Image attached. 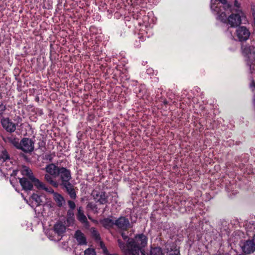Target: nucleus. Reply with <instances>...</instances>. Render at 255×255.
Listing matches in <instances>:
<instances>
[{"label":"nucleus","mask_w":255,"mask_h":255,"mask_svg":"<svg viewBox=\"0 0 255 255\" xmlns=\"http://www.w3.org/2000/svg\"><path fill=\"white\" fill-rule=\"evenodd\" d=\"M228 5L230 7L227 8L225 7L223 5L219 4V2L210 3L211 10L217 20L232 27H239L241 24H246L248 22L247 15L243 10H240L239 12L232 13L227 16L226 12L232 11V5L229 2Z\"/></svg>","instance_id":"nucleus-1"},{"label":"nucleus","mask_w":255,"mask_h":255,"mask_svg":"<svg viewBox=\"0 0 255 255\" xmlns=\"http://www.w3.org/2000/svg\"><path fill=\"white\" fill-rule=\"evenodd\" d=\"M20 172L21 174L26 176V178H18L21 186L23 189L26 191L31 190L32 188L33 184L39 189H43L46 192H51V190H49L45 185L38 179L35 178L31 171V170L26 166H23Z\"/></svg>","instance_id":"nucleus-2"},{"label":"nucleus","mask_w":255,"mask_h":255,"mask_svg":"<svg viewBox=\"0 0 255 255\" xmlns=\"http://www.w3.org/2000/svg\"><path fill=\"white\" fill-rule=\"evenodd\" d=\"M147 243V238L143 234H139L135 236L134 239H128L127 244H125L127 250L134 252V250L137 249V253L140 251L145 252L143 249Z\"/></svg>","instance_id":"nucleus-3"},{"label":"nucleus","mask_w":255,"mask_h":255,"mask_svg":"<svg viewBox=\"0 0 255 255\" xmlns=\"http://www.w3.org/2000/svg\"><path fill=\"white\" fill-rule=\"evenodd\" d=\"M242 53L251 73L255 72V46L249 44L242 46Z\"/></svg>","instance_id":"nucleus-4"},{"label":"nucleus","mask_w":255,"mask_h":255,"mask_svg":"<svg viewBox=\"0 0 255 255\" xmlns=\"http://www.w3.org/2000/svg\"><path fill=\"white\" fill-rule=\"evenodd\" d=\"M66 227L62 223L58 222L55 224L53 229L46 231V234L48 238L52 241H59L61 239V236L64 233Z\"/></svg>","instance_id":"nucleus-5"},{"label":"nucleus","mask_w":255,"mask_h":255,"mask_svg":"<svg viewBox=\"0 0 255 255\" xmlns=\"http://www.w3.org/2000/svg\"><path fill=\"white\" fill-rule=\"evenodd\" d=\"M1 167L3 169L9 170L12 168V163L6 150L0 147V170H2Z\"/></svg>","instance_id":"nucleus-6"},{"label":"nucleus","mask_w":255,"mask_h":255,"mask_svg":"<svg viewBox=\"0 0 255 255\" xmlns=\"http://www.w3.org/2000/svg\"><path fill=\"white\" fill-rule=\"evenodd\" d=\"M251 34V32L249 28L246 26L240 25L236 29L235 36L240 42L247 41L250 38Z\"/></svg>","instance_id":"nucleus-7"},{"label":"nucleus","mask_w":255,"mask_h":255,"mask_svg":"<svg viewBox=\"0 0 255 255\" xmlns=\"http://www.w3.org/2000/svg\"><path fill=\"white\" fill-rule=\"evenodd\" d=\"M34 143L31 139L28 138H23L21 141V144L19 147L21 149L25 152H31L33 150Z\"/></svg>","instance_id":"nucleus-8"},{"label":"nucleus","mask_w":255,"mask_h":255,"mask_svg":"<svg viewBox=\"0 0 255 255\" xmlns=\"http://www.w3.org/2000/svg\"><path fill=\"white\" fill-rule=\"evenodd\" d=\"M1 124L3 128L8 132H13L16 129V126L11 120L8 118H2L1 120Z\"/></svg>","instance_id":"nucleus-9"},{"label":"nucleus","mask_w":255,"mask_h":255,"mask_svg":"<svg viewBox=\"0 0 255 255\" xmlns=\"http://www.w3.org/2000/svg\"><path fill=\"white\" fill-rule=\"evenodd\" d=\"M60 175L62 184L69 182L71 179L70 171L64 167L60 168L58 175Z\"/></svg>","instance_id":"nucleus-10"},{"label":"nucleus","mask_w":255,"mask_h":255,"mask_svg":"<svg viewBox=\"0 0 255 255\" xmlns=\"http://www.w3.org/2000/svg\"><path fill=\"white\" fill-rule=\"evenodd\" d=\"M243 251L247 254L254 252L255 250V244L252 240H248L241 245Z\"/></svg>","instance_id":"nucleus-11"},{"label":"nucleus","mask_w":255,"mask_h":255,"mask_svg":"<svg viewBox=\"0 0 255 255\" xmlns=\"http://www.w3.org/2000/svg\"><path fill=\"white\" fill-rule=\"evenodd\" d=\"M60 168L55 164L51 163L47 165L45 167L46 171L47 173L52 175L53 177H56L58 176V172Z\"/></svg>","instance_id":"nucleus-12"},{"label":"nucleus","mask_w":255,"mask_h":255,"mask_svg":"<svg viewBox=\"0 0 255 255\" xmlns=\"http://www.w3.org/2000/svg\"><path fill=\"white\" fill-rule=\"evenodd\" d=\"M29 205L32 208L38 206L42 204V200L41 197L36 194H33L29 199Z\"/></svg>","instance_id":"nucleus-13"},{"label":"nucleus","mask_w":255,"mask_h":255,"mask_svg":"<svg viewBox=\"0 0 255 255\" xmlns=\"http://www.w3.org/2000/svg\"><path fill=\"white\" fill-rule=\"evenodd\" d=\"M115 225L122 230H126L129 226L128 220L125 217H120L115 223Z\"/></svg>","instance_id":"nucleus-14"},{"label":"nucleus","mask_w":255,"mask_h":255,"mask_svg":"<svg viewBox=\"0 0 255 255\" xmlns=\"http://www.w3.org/2000/svg\"><path fill=\"white\" fill-rule=\"evenodd\" d=\"M61 184L65 189L66 192L69 194L71 198H76V194L75 192L74 186L69 182H66Z\"/></svg>","instance_id":"nucleus-15"},{"label":"nucleus","mask_w":255,"mask_h":255,"mask_svg":"<svg viewBox=\"0 0 255 255\" xmlns=\"http://www.w3.org/2000/svg\"><path fill=\"white\" fill-rule=\"evenodd\" d=\"M118 244L120 248L124 253L125 255H139V253H137V249L134 250V252L127 250L124 243H123L120 240H118Z\"/></svg>","instance_id":"nucleus-16"},{"label":"nucleus","mask_w":255,"mask_h":255,"mask_svg":"<svg viewBox=\"0 0 255 255\" xmlns=\"http://www.w3.org/2000/svg\"><path fill=\"white\" fill-rule=\"evenodd\" d=\"M75 238L79 245H83L86 244V239L84 235L80 231L78 230L75 232Z\"/></svg>","instance_id":"nucleus-17"},{"label":"nucleus","mask_w":255,"mask_h":255,"mask_svg":"<svg viewBox=\"0 0 255 255\" xmlns=\"http://www.w3.org/2000/svg\"><path fill=\"white\" fill-rule=\"evenodd\" d=\"M49 190H51V192H49V193H53V198L54 201L56 202V204L59 206H62L63 203L64 202V200L63 197L59 194L57 193H55L53 192V190L51 188H48Z\"/></svg>","instance_id":"nucleus-18"},{"label":"nucleus","mask_w":255,"mask_h":255,"mask_svg":"<svg viewBox=\"0 0 255 255\" xmlns=\"http://www.w3.org/2000/svg\"><path fill=\"white\" fill-rule=\"evenodd\" d=\"M142 255H163L160 248H151L149 252H142Z\"/></svg>","instance_id":"nucleus-19"},{"label":"nucleus","mask_w":255,"mask_h":255,"mask_svg":"<svg viewBox=\"0 0 255 255\" xmlns=\"http://www.w3.org/2000/svg\"><path fill=\"white\" fill-rule=\"evenodd\" d=\"M77 219L78 220L81 222L82 223L87 225L88 224V221L86 218V217L84 214L83 211L82 210L81 207H79L78 209V213H77Z\"/></svg>","instance_id":"nucleus-20"},{"label":"nucleus","mask_w":255,"mask_h":255,"mask_svg":"<svg viewBox=\"0 0 255 255\" xmlns=\"http://www.w3.org/2000/svg\"><path fill=\"white\" fill-rule=\"evenodd\" d=\"M95 199L101 204H105L107 203V196L105 193L102 192L100 194H97Z\"/></svg>","instance_id":"nucleus-21"},{"label":"nucleus","mask_w":255,"mask_h":255,"mask_svg":"<svg viewBox=\"0 0 255 255\" xmlns=\"http://www.w3.org/2000/svg\"><path fill=\"white\" fill-rule=\"evenodd\" d=\"M53 177L52 175L48 173L45 175V179L54 187H56L58 186V183L56 181L53 180Z\"/></svg>","instance_id":"nucleus-22"},{"label":"nucleus","mask_w":255,"mask_h":255,"mask_svg":"<svg viewBox=\"0 0 255 255\" xmlns=\"http://www.w3.org/2000/svg\"><path fill=\"white\" fill-rule=\"evenodd\" d=\"M8 141L12 144L16 148L19 149L21 141L19 142V139L14 137H9L8 138Z\"/></svg>","instance_id":"nucleus-23"},{"label":"nucleus","mask_w":255,"mask_h":255,"mask_svg":"<svg viewBox=\"0 0 255 255\" xmlns=\"http://www.w3.org/2000/svg\"><path fill=\"white\" fill-rule=\"evenodd\" d=\"M232 8H233L232 7ZM234 10L235 12H239L240 10H243L242 8V4L241 2L239 0H234V4H233V8H232V10Z\"/></svg>","instance_id":"nucleus-24"},{"label":"nucleus","mask_w":255,"mask_h":255,"mask_svg":"<svg viewBox=\"0 0 255 255\" xmlns=\"http://www.w3.org/2000/svg\"><path fill=\"white\" fill-rule=\"evenodd\" d=\"M67 221L69 225H71L74 223V213L72 210H69L67 214Z\"/></svg>","instance_id":"nucleus-25"},{"label":"nucleus","mask_w":255,"mask_h":255,"mask_svg":"<svg viewBox=\"0 0 255 255\" xmlns=\"http://www.w3.org/2000/svg\"><path fill=\"white\" fill-rule=\"evenodd\" d=\"M102 223L103 225L106 228H109L112 226L114 224V222L110 219L106 218L104 219Z\"/></svg>","instance_id":"nucleus-26"},{"label":"nucleus","mask_w":255,"mask_h":255,"mask_svg":"<svg viewBox=\"0 0 255 255\" xmlns=\"http://www.w3.org/2000/svg\"><path fill=\"white\" fill-rule=\"evenodd\" d=\"M246 231L247 233L248 236H250V233L252 231H254V230L255 229V223H253L252 224L249 223L248 224L246 225Z\"/></svg>","instance_id":"nucleus-27"},{"label":"nucleus","mask_w":255,"mask_h":255,"mask_svg":"<svg viewBox=\"0 0 255 255\" xmlns=\"http://www.w3.org/2000/svg\"><path fill=\"white\" fill-rule=\"evenodd\" d=\"M251 11H252V25L253 29L255 32V5H252L251 6Z\"/></svg>","instance_id":"nucleus-28"},{"label":"nucleus","mask_w":255,"mask_h":255,"mask_svg":"<svg viewBox=\"0 0 255 255\" xmlns=\"http://www.w3.org/2000/svg\"><path fill=\"white\" fill-rule=\"evenodd\" d=\"M213 2H219V4L223 5L225 7L229 8L230 7L227 0H211V3Z\"/></svg>","instance_id":"nucleus-29"},{"label":"nucleus","mask_w":255,"mask_h":255,"mask_svg":"<svg viewBox=\"0 0 255 255\" xmlns=\"http://www.w3.org/2000/svg\"><path fill=\"white\" fill-rule=\"evenodd\" d=\"M91 233L93 237L97 241L100 240V235L95 228H91Z\"/></svg>","instance_id":"nucleus-30"},{"label":"nucleus","mask_w":255,"mask_h":255,"mask_svg":"<svg viewBox=\"0 0 255 255\" xmlns=\"http://www.w3.org/2000/svg\"><path fill=\"white\" fill-rule=\"evenodd\" d=\"M84 255H96V253L93 249L89 248L85 251Z\"/></svg>","instance_id":"nucleus-31"},{"label":"nucleus","mask_w":255,"mask_h":255,"mask_svg":"<svg viewBox=\"0 0 255 255\" xmlns=\"http://www.w3.org/2000/svg\"><path fill=\"white\" fill-rule=\"evenodd\" d=\"M101 248L103 249L104 255H119L117 254H110V253H109L106 248L102 243H101Z\"/></svg>","instance_id":"nucleus-32"},{"label":"nucleus","mask_w":255,"mask_h":255,"mask_svg":"<svg viewBox=\"0 0 255 255\" xmlns=\"http://www.w3.org/2000/svg\"><path fill=\"white\" fill-rule=\"evenodd\" d=\"M6 110V106L0 101V116L2 115Z\"/></svg>","instance_id":"nucleus-33"},{"label":"nucleus","mask_w":255,"mask_h":255,"mask_svg":"<svg viewBox=\"0 0 255 255\" xmlns=\"http://www.w3.org/2000/svg\"><path fill=\"white\" fill-rule=\"evenodd\" d=\"M68 203L69 207L72 209L71 210L73 211V210L75 208V203L73 201H69Z\"/></svg>","instance_id":"nucleus-34"},{"label":"nucleus","mask_w":255,"mask_h":255,"mask_svg":"<svg viewBox=\"0 0 255 255\" xmlns=\"http://www.w3.org/2000/svg\"><path fill=\"white\" fill-rule=\"evenodd\" d=\"M179 255V251L178 249H176L173 252H170L168 255Z\"/></svg>","instance_id":"nucleus-35"},{"label":"nucleus","mask_w":255,"mask_h":255,"mask_svg":"<svg viewBox=\"0 0 255 255\" xmlns=\"http://www.w3.org/2000/svg\"><path fill=\"white\" fill-rule=\"evenodd\" d=\"M250 86L252 91H254L255 90V82L254 81H253L252 82V83L250 84Z\"/></svg>","instance_id":"nucleus-36"},{"label":"nucleus","mask_w":255,"mask_h":255,"mask_svg":"<svg viewBox=\"0 0 255 255\" xmlns=\"http://www.w3.org/2000/svg\"><path fill=\"white\" fill-rule=\"evenodd\" d=\"M45 158L46 159H48L49 160H51L52 157L51 155H45Z\"/></svg>","instance_id":"nucleus-37"},{"label":"nucleus","mask_w":255,"mask_h":255,"mask_svg":"<svg viewBox=\"0 0 255 255\" xmlns=\"http://www.w3.org/2000/svg\"><path fill=\"white\" fill-rule=\"evenodd\" d=\"M122 236L124 240H126L128 239V236L125 235V233H123L122 234Z\"/></svg>","instance_id":"nucleus-38"},{"label":"nucleus","mask_w":255,"mask_h":255,"mask_svg":"<svg viewBox=\"0 0 255 255\" xmlns=\"http://www.w3.org/2000/svg\"><path fill=\"white\" fill-rule=\"evenodd\" d=\"M253 104L254 108L255 110V95H254L253 99Z\"/></svg>","instance_id":"nucleus-39"},{"label":"nucleus","mask_w":255,"mask_h":255,"mask_svg":"<svg viewBox=\"0 0 255 255\" xmlns=\"http://www.w3.org/2000/svg\"><path fill=\"white\" fill-rule=\"evenodd\" d=\"M138 38L142 41H144L145 39L144 38V36H139Z\"/></svg>","instance_id":"nucleus-40"},{"label":"nucleus","mask_w":255,"mask_h":255,"mask_svg":"<svg viewBox=\"0 0 255 255\" xmlns=\"http://www.w3.org/2000/svg\"><path fill=\"white\" fill-rule=\"evenodd\" d=\"M17 171L13 170L12 173L11 174V176H15L17 174Z\"/></svg>","instance_id":"nucleus-41"},{"label":"nucleus","mask_w":255,"mask_h":255,"mask_svg":"<svg viewBox=\"0 0 255 255\" xmlns=\"http://www.w3.org/2000/svg\"><path fill=\"white\" fill-rule=\"evenodd\" d=\"M252 241L254 243V244H255V234L254 235L253 239Z\"/></svg>","instance_id":"nucleus-42"},{"label":"nucleus","mask_w":255,"mask_h":255,"mask_svg":"<svg viewBox=\"0 0 255 255\" xmlns=\"http://www.w3.org/2000/svg\"><path fill=\"white\" fill-rule=\"evenodd\" d=\"M150 71H152V69H149L147 70V72H150Z\"/></svg>","instance_id":"nucleus-43"},{"label":"nucleus","mask_w":255,"mask_h":255,"mask_svg":"<svg viewBox=\"0 0 255 255\" xmlns=\"http://www.w3.org/2000/svg\"><path fill=\"white\" fill-rule=\"evenodd\" d=\"M24 200L26 201L27 203H28V201L27 200H26L25 198H24Z\"/></svg>","instance_id":"nucleus-44"},{"label":"nucleus","mask_w":255,"mask_h":255,"mask_svg":"<svg viewBox=\"0 0 255 255\" xmlns=\"http://www.w3.org/2000/svg\"><path fill=\"white\" fill-rule=\"evenodd\" d=\"M10 183H11V184H12V182L11 180H10Z\"/></svg>","instance_id":"nucleus-45"}]
</instances>
